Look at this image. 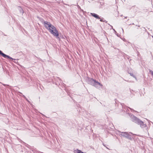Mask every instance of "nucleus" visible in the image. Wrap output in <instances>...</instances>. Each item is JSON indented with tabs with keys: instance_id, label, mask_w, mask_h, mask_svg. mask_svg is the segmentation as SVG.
I'll return each mask as SVG.
<instances>
[{
	"instance_id": "nucleus-1",
	"label": "nucleus",
	"mask_w": 153,
	"mask_h": 153,
	"mask_svg": "<svg viewBox=\"0 0 153 153\" xmlns=\"http://www.w3.org/2000/svg\"><path fill=\"white\" fill-rule=\"evenodd\" d=\"M130 116L131 121L140 125L141 128H143L146 127V125L145 123L134 115L130 114Z\"/></svg>"
},
{
	"instance_id": "nucleus-2",
	"label": "nucleus",
	"mask_w": 153,
	"mask_h": 153,
	"mask_svg": "<svg viewBox=\"0 0 153 153\" xmlns=\"http://www.w3.org/2000/svg\"><path fill=\"white\" fill-rule=\"evenodd\" d=\"M87 81V82L88 84H90L96 88H98L99 86L102 85L100 83L97 81L96 80L94 79L91 78H88Z\"/></svg>"
},
{
	"instance_id": "nucleus-3",
	"label": "nucleus",
	"mask_w": 153,
	"mask_h": 153,
	"mask_svg": "<svg viewBox=\"0 0 153 153\" xmlns=\"http://www.w3.org/2000/svg\"><path fill=\"white\" fill-rule=\"evenodd\" d=\"M120 132V134H119L120 137H123L131 140H132L133 138L131 137V135L130 134V133L131 134H132V133L126 132Z\"/></svg>"
},
{
	"instance_id": "nucleus-4",
	"label": "nucleus",
	"mask_w": 153,
	"mask_h": 153,
	"mask_svg": "<svg viewBox=\"0 0 153 153\" xmlns=\"http://www.w3.org/2000/svg\"><path fill=\"white\" fill-rule=\"evenodd\" d=\"M43 24L45 25V27L49 31L50 33H53V31L51 29V25H52L50 22H48L47 21H44L43 20Z\"/></svg>"
},
{
	"instance_id": "nucleus-5",
	"label": "nucleus",
	"mask_w": 153,
	"mask_h": 153,
	"mask_svg": "<svg viewBox=\"0 0 153 153\" xmlns=\"http://www.w3.org/2000/svg\"><path fill=\"white\" fill-rule=\"evenodd\" d=\"M51 30H53V33L52 32L50 33L55 36H56L57 38H59L58 37L59 36V32L56 28L52 25H51Z\"/></svg>"
},
{
	"instance_id": "nucleus-6",
	"label": "nucleus",
	"mask_w": 153,
	"mask_h": 153,
	"mask_svg": "<svg viewBox=\"0 0 153 153\" xmlns=\"http://www.w3.org/2000/svg\"><path fill=\"white\" fill-rule=\"evenodd\" d=\"M0 55H1L3 57L5 58H7L10 59H11L12 60H16V59H14L12 58V57H10L9 56L5 54L4 53H3L1 50H0Z\"/></svg>"
},
{
	"instance_id": "nucleus-7",
	"label": "nucleus",
	"mask_w": 153,
	"mask_h": 153,
	"mask_svg": "<svg viewBox=\"0 0 153 153\" xmlns=\"http://www.w3.org/2000/svg\"><path fill=\"white\" fill-rule=\"evenodd\" d=\"M91 14L92 16L96 18L97 19H100V17H99V15L96 13H91Z\"/></svg>"
},
{
	"instance_id": "nucleus-8",
	"label": "nucleus",
	"mask_w": 153,
	"mask_h": 153,
	"mask_svg": "<svg viewBox=\"0 0 153 153\" xmlns=\"http://www.w3.org/2000/svg\"><path fill=\"white\" fill-rule=\"evenodd\" d=\"M129 74H130V75L134 78L136 80H137V79L136 76L132 73H129Z\"/></svg>"
},
{
	"instance_id": "nucleus-9",
	"label": "nucleus",
	"mask_w": 153,
	"mask_h": 153,
	"mask_svg": "<svg viewBox=\"0 0 153 153\" xmlns=\"http://www.w3.org/2000/svg\"><path fill=\"white\" fill-rule=\"evenodd\" d=\"M100 21L101 22H107V21H106L105 20H104V19L103 18H100Z\"/></svg>"
},
{
	"instance_id": "nucleus-10",
	"label": "nucleus",
	"mask_w": 153,
	"mask_h": 153,
	"mask_svg": "<svg viewBox=\"0 0 153 153\" xmlns=\"http://www.w3.org/2000/svg\"><path fill=\"white\" fill-rule=\"evenodd\" d=\"M76 151L77 152L76 153H84L80 150L78 149H77Z\"/></svg>"
},
{
	"instance_id": "nucleus-11",
	"label": "nucleus",
	"mask_w": 153,
	"mask_h": 153,
	"mask_svg": "<svg viewBox=\"0 0 153 153\" xmlns=\"http://www.w3.org/2000/svg\"><path fill=\"white\" fill-rule=\"evenodd\" d=\"M149 72L150 73H151V74L153 77V71L151 70H150Z\"/></svg>"
},
{
	"instance_id": "nucleus-12",
	"label": "nucleus",
	"mask_w": 153,
	"mask_h": 153,
	"mask_svg": "<svg viewBox=\"0 0 153 153\" xmlns=\"http://www.w3.org/2000/svg\"><path fill=\"white\" fill-rule=\"evenodd\" d=\"M22 96L27 101H28L27 99L26 98L25 95H22Z\"/></svg>"
},
{
	"instance_id": "nucleus-13",
	"label": "nucleus",
	"mask_w": 153,
	"mask_h": 153,
	"mask_svg": "<svg viewBox=\"0 0 153 153\" xmlns=\"http://www.w3.org/2000/svg\"><path fill=\"white\" fill-rule=\"evenodd\" d=\"M128 108H129L131 111H134V110L133 109H132L129 107H128Z\"/></svg>"
},
{
	"instance_id": "nucleus-14",
	"label": "nucleus",
	"mask_w": 153,
	"mask_h": 153,
	"mask_svg": "<svg viewBox=\"0 0 153 153\" xmlns=\"http://www.w3.org/2000/svg\"><path fill=\"white\" fill-rule=\"evenodd\" d=\"M26 146L28 148H29V147L30 146L28 144H27V145Z\"/></svg>"
},
{
	"instance_id": "nucleus-15",
	"label": "nucleus",
	"mask_w": 153,
	"mask_h": 153,
	"mask_svg": "<svg viewBox=\"0 0 153 153\" xmlns=\"http://www.w3.org/2000/svg\"><path fill=\"white\" fill-rule=\"evenodd\" d=\"M113 29L114 30L115 33H117L116 31L114 29Z\"/></svg>"
},
{
	"instance_id": "nucleus-16",
	"label": "nucleus",
	"mask_w": 153,
	"mask_h": 153,
	"mask_svg": "<svg viewBox=\"0 0 153 153\" xmlns=\"http://www.w3.org/2000/svg\"><path fill=\"white\" fill-rule=\"evenodd\" d=\"M144 28L145 29V30L146 31V29H145V27H144Z\"/></svg>"
},
{
	"instance_id": "nucleus-17",
	"label": "nucleus",
	"mask_w": 153,
	"mask_h": 153,
	"mask_svg": "<svg viewBox=\"0 0 153 153\" xmlns=\"http://www.w3.org/2000/svg\"><path fill=\"white\" fill-rule=\"evenodd\" d=\"M122 30H123V32H124V30H123V28H122Z\"/></svg>"
},
{
	"instance_id": "nucleus-18",
	"label": "nucleus",
	"mask_w": 153,
	"mask_h": 153,
	"mask_svg": "<svg viewBox=\"0 0 153 153\" xmlns=\"http://www.w3.org/2000/svg\"><path fill=\"white\" fill-rule=\"evenodd\" d=\"M13 62H14L15 63H16V61H13Z\"/></svg>"
},
{
	"instance_id": "nucleus-19",
	"label": "nucleus",
	"mask_w": 153,
	"mask_h": 153,
	"mask_svg": "<svg viewBox=\"0 0 153 153\" xmlns=\"http://www.w3.org/2000/svg\"><path fill=\"white\" fill-rule=\"evenodd\" d=\"M111 26V28H113V27H112V26ZM112 29H113V28H112Z\"/></svg>"
},
{
	"instance_id": "nucleus-20",
	"label": "nucleus",
	"mask_w": 153,
	"mask_h": 153,
	"mask_svg": "<svg viewBox=\"0 0 153 153\" xmlns=\"http://www.w3.org/2000/svg\"><path fill=\"white\" fill-rule=\"evenodd\" d=\"M42 114V115L43 116H45V115H44V114Z\"/></svg>"
},
{
	"instance_id": "nucleus-21",
	"label": "nucleus",
	"mask_w": 153,
	"mask_h": 153,
	"mask_svg": "<svg viewBox=\"0 0 153 153\" xmlns=\"http://www.w3.org/2000/svg\"><path fill=\"white\" fill-rule=\"evenodd\" d=\"M127 18V17H125V18Z\"/></svg>"
},
{
	"instance_id": "nucleus-22",
	"label": "nucleus",
	"mask_w": 153,
	"mask_h": 153,
	"mask_svg": "<svg viewBox=\"0 0 153 153\" xmlns=\"http://www.w3.org/2000/svg\"><path fill=\"white\" fill-rule=\"evenodd\" d=\"M132 25H134V23H132Z\"/></svg>"
},
{
	"instance_id": "nucleus-23",
	"label": "nucleus",
	"mask_w": 153,
	"mask_h": 153,
	"mask_svg": "<svg viewBox=\"0 0 153 153\" xmlns=\"http://www.w3.org/2000/svg\"><path fill=\"white\" fill-rule=\"evenodd\" d=\"M138 26V27H140V26L139 25Z\"/></svg>"
},
{
	"instance_id": "nucleus-24",
	"label": "nucleus",
	"mask_w": 153,
	"mask_h": 153,
	"mask_svg": "<svg viewBox=\"0 0 153 153\" xmlns=\"http://www.w3.org/2000/svg\"><path fill=\"white\" fill-rule=\"evenodd\" d=\"M3 85H4V84H3Z\"/></svg>"
},
{
	"instance_id": "nucleus-25",
	"label": "nucleus",
	"mask_w": 153,
	"mask_h": 153,
	"mask_svg": "<svg viewBox=\"0 0 153 153\" xmlns=\"http://www.w3.org/2000/svg\"><path fill=\"white\" fill-rule=\"evenodd\" d=\"M117 36H118V34H117Z\"/></svg>"
},
{
	"instance_id": "nucleus-26",
	"label": "nucleus",
	"mask_w": 153,
	"mask_h": 153,
	"mask_svg": "<svg viewBox=\"0 0 153 153\" xmlns=\"http://www.w3.org/2000/svg\"><path fill=\"white\" fill-rule=\"evenodd\" d=\"M106 148H107V149H108L107 147H106Z\"/></svg>"
}]
</instances>
